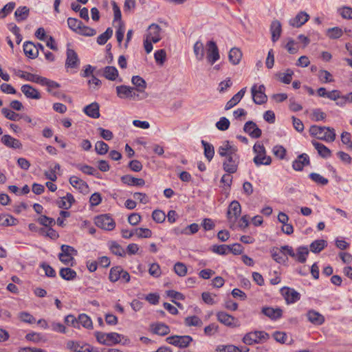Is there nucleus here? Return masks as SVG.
<instances>
[{"label": "nucleus", "mask_w": 352, "mask_h": 352, "mask_svg": "<svg viewBox=\"0 0 352 352\" xmlns=\"http://www.w3.org/2000/svg\"><path fill=\"white\" fill-rule=\"evenodd\" d=\"M184 324L187 327H201L203 322L199 317L192 316L186 317L184 320Z\"/></svg>", "instance_id": "obj_45"}, {"label": "nucleus", "mask_w": 352, "mask_h": 352, "mask_svg": "<svg viewBox=\"0 0 352 352\" xmlns=\"http://www.w3.org/2000/svg\"><path fill=\"white\" fill-rule=\"evenodd\" d=\"M217 351L219 352H242L241 349L232 344L219 345Z\"/></svg>", "instance_id": "obj_54"}, {"label": "nucleus", "mask_w": 352, "mask_h": 352, "mask_svg": "<svg viewBox=\"0 0 352 352\" xmlns=\"http://www.w3.org/2000/svg\"><path fill=\"white\" fill-rule=\"evenodd\" d=\"M19 319L29 324H33L35 322L36 320L32 315L26 311H22L19 314Z\"/></svg>", "instance_id": "obj_59"}, {"label": "nucleus", "mask_w": 352, "mask_h": 352, "mask_svg": "<svg viewBox=\"0 0 352 352\" xmlns=\"http://www.w3.org/2000/svg\"><path fill=\"white\" fill-rule=\"evenodd\" d=\"M60 276L66 280H74L76 277V272L69 267L61 268L60 270Z\"/></svg>", "instance_id": "obj_40"}, {"label": "nucleus", "mask_w": 352, "mask_h": 352, "mask_svg": "<svg viewBox=\"0 0 352 352\" xmlns=\"http://www.w3.org/2000/svg\"><path fill=\"white\" fill-rule=\"evenodd\" d=\"M313 146L315 147V148L317 150L318 154L323 158H327L329 157L331 155V151L329 148H328L326 146H324L323 144L320 143L317 141H312L311 142Z\"/></svg>", "instance_id": "obj_34"}, {"label": "nucleus", "mask_w": 352, "mask_h": 352, "mask_svg": "<svg viewBox=\"0 0 352 352\" xmlns=\"http://www.w3.org/2000/svg\"><path fill=\"white\" fill-rule=\"evenodd\" d=\"M16 74L21 78L38 84H39L40 79L41 78V76L38 75L23 72L21 70H19Z\"/></svg>", "instance_id": "obj_37"}, {"label": "nucleus", "mask_w": 352, "mask_h": 352, "mask_svg": "<svg viewBox=\"0 0 352 352\" xmlns=\"http://www.w3.org/2000/svg\"><path fill=\"white\" fill-rule=\"evenodd\" d=\"M161 28L155 23H153L148 27V33L146 35V38H148L153 43H156L161 40L160 33Z\"/></svg>", "instance_id": "obj_17"}, {"label": "nucleus", "mask_w": 352, "mask_h": 352, "mask_svg": "<svg viewBox=\"0 0 352 352\" xmlns=\"http://www.w3.org/2000/svg\"><path fill=\"white\" fill-rule=\"evenodd\" d=\"M79 65V59L77 54L72 49L67 50V59L65 66L67 68H77Z\"/></svg>", "instance_id": "obj_19"}, {"label": "nucleus", "mask_w": 352, "mask_h": 352, "mask_svg": "<svg viewBox=\"0 0 352 352\" xmlns=\"http://www.w3.org/2000/svg\"><path fill=\"white\" fill-rule=\"evenodd\" d=\"M78 324H82V327L87 329H91L93 327L91 318L86 314H80L78 318Z\"/></svg>", "instance_id": "obj_49"}, {"label": "nucleus", "mask_w": 352, "mask_h": 352, "mask_svg": "<svg viewBox=\"0 0 352 352\" xmlns=\"http://www.w3.org/2000/svg\"><path fill=\"white\" fill-rule=\"evenodd\" d=\"M2 143L9 148H21L22 147V144L21 142L12 138L9 135H4L1 138Z\"/></svg>", "instance_id": "obj_27"}, {"label": "nucleus", "mask_w": 352, "mask_h": 352, "mask_svg": "<svg viewBox=\"0 0 352 352\" xmlns=\"http://www.w3.org/2000/svg\"><path fill=\"white\" fill-rule=\"evenodd\" d=\"M113 34V30L111 28H108L106 31L100 34L97 38V43L99 45H104L105 44L107 41L111 37Z\"/></svg>", "instance_id": "obj_50"}, {"label": "nucleus", "mask_w": 352, "mask_h": 352, "mask_svg": "<svg viewBox=\"0 0 352 352\" xmlns=\"http://www.w3.org/2000/svg\"><path fill=\"white\" fill-rule=\"evenodd\" d=\"M241 212L240 204L237 201H233L228 206L227 217L230 223H235Z\"/></svg>", "instance_id": "obj_11"}, {"label": "nucleus", "mask_w": 352, "mask_h": 352, "mask_svg": "<svg viewBox=\"0 0 352 352\" xmlns=\"http://www.w3.org/2000/svg\"><path fill=\"white\" fill-rule=\"evenodd\" d=\"M23 52L25 54L30 58H36L38 56L37 47L30 41H26L23 44Z\"/></svg>", "instance_id": "obj_25"}, {"label": "nucleus", "mask_w": 352, "mask_h": 352, "mask_svg": "<svg viewBox=\"0 0 352 352\" xmlns=\"http://www.w3.org/2000/svg\"><path fill=\"white\" fill-rule=\"evenodd\" d=\"M201 144L204 146L205 157L209 162L211 161L214 154L213 146L204 140L201 141Z\"/></svg>", "instance_id": "obj_43"}, {"label": "nucleus", "mask_w": 352, "mask_h": 352, "mask_svg": "<svg viewBox=\"0 0 352 352\" xmlns=\"http://www.w3.org/2000/svg\"><path fill=\"white\" fill-rule=\"evenodd\" d=\"M135 88L126 85H120L116 87V93L120 98H132L135 100Z\"/></svg>", "instance_id": "obj_12"}, {"label": "nucleus", "mask_w": 352, "mask_h": 352, "mask_svg": "<svg viewBox=\"0 0 352 352\" xmlns=\"http://www.w3.org/2000/svg\"><path fill=\"white\" fill-rule=\"evenodd\" d=\"M218 153L220 156L224 157L223 162V170L229 174L236 173L240 162L238 148L229 141H224L219 147Z\"/></svg>", "instance_id": "obj_1"}, {"label": "nucleus", "mask_w": 352, "mask_h": 352, "mask_svg": "<svg viewBox=\"0 0 352 352\" xmlns=\"http://www.w3.org/2000/svg\"><path fill=\"white\" fill-rule=\"evenodd\" d=\"M309 177L316 183L321 185H326L328 183V179L322 177L318 173H311Z\"/></svg>", "instance_id": "obj_62"}, {"label": "nucleus", "mask_w": 352, "mask_h": 352, "mask_svg": "<svg viewBox=\"0 0 352 352\" xmlns=\"http://www.w3.org/2000/svg\"><path fill=\"white\" fill-rule=\"evenodd\" d=\"M294 74V72L292 70L288 69L286 72V73H278L276 74V76L278 77V80L285 84H289L292 80V76Z\"/></svg>", "instance_id": "obj_46"}, {"label": "nucleus", "mask_w": 352, "mask_h": 352, "mask_svg": "<svg viewBox=\"0 0 352 352\" xmlns=\"http://www.w3.org/2000/svg\"><path fill=\"white\" fill-rule=\"evenodd\" d=\"M132 83L136 87L135 90L143 89L144 90L146 87V81L139 76H134L131 79Z\"/></svg>", "instance_id": "obj_51"}, {"label": "nucleus", "mask_w": 352, "mask_h": 352, "mask_svg": "<svg viewBox=\"0 0 352 352\" xmlns=\"http://www.w3.org/2000/svg\"><path fill=\"white\" fill-rule=\"evenodd\" d=\"M122 272V268L120 266L112 267L109 273V280L113 283L116 282L119 278H120Z\"/></svg>", "instance_id": "obj_48"}, {"label": "nucleus", "mask_w": 352, "mask_h": 352, "mask_svg": "<svg viewBox=\"0 0 352 352\" xmlns=\"http://www.w3.org/2000/svg\"><path fill=\"white\" fill-rule=\"evenodd\" d=\"M152 218L156 223H162L165 221L166 214L161 210H155L152 213Z\"/></svg>", "instance_id": "obj_60"}, {"label": "nucleus", "mask_w": 352, "mask_h": 352, "mask_svg": "<svg viewBox=\"0 0 352 352\" xmlns=\"http://www.w3.org/2000/svg\"><path fill=\"white\" fill-rule=\"evenodd\" d=\"M327 245L324 240H316L310 245V250L314 253H318L322 251Z\"/></svg>", "instance_id": "obj_47"}, {"label": "nucleus", "mask_w": 352, "mask_h": 352, "mask_svg": "<svg viewBox=\"0 0 352 352\" xmlns=\"http://www.w3.org/2000/svg\"><path fill=\"white\" fill-rule=\"evenodd\" d=\"M217 320L222 324L228 327H237L238 320L232 316L223 312L219 311L217 314Z\"/></svg>", "instance_id": "obj_14"}, {"label": "nucleus", "mask_w": 352, "mask_h": 352, "mask_svg": "<svg viewBox=\"0 0 352 352\" xmlns=\"http://www.w3.org/2000/svg\"><path fill=\"white\" fill-rule=\"evenodd\" d=\"M243 130L253 138H260L262 133L261 130L252 121L247 122L244 125Z\"/></svg>", "instance_id": "obj_21"}, {"label": "nucleus", "mask_w": 352, "mask_h": 352, "mask_svg": "<svg viewBox=\"0 0 352 352\" xmlns=\"http://www.w3.org/2000/svg\"><path fill=\"white\" fill-rule=\"evenodd\" d=\"M307 317L308 320L315 325H320L324 322V317L315 310H309Z\"/></svg>", "instance_id": "obj_26"}, {"label": "nucleus", "mask_w": 352, "mask_h": 352, "mask_svg": "<svg viewBox=\"0 0 352 352\" xmlns=\"http://www.w3.org/2000/svg\"><path fill=\"white\" fill-rule=\"evenodd\" d=\"M67 24L72 30L78 34L85 36H92L96 34V31L94 29L85 25L81 21L75 18H68Z\"/></svg>", "instance_id": "obj_3"}, {"label": "nucleus", "mask_w": 352, "mask_h": 352, "mask_svg": "<svg viewBox=\"0 0 352 352\" xmlns=\"http://www.w3.org/2000/svg\"><path fill=\"white\" fill-rule=\"evenodd\" d=\"M1 113L4 115V116L6 118L12 121H17L21 118V116L8 108H3L1 109Z\"/></svg>", "instance_id": "obj_52"}, {"label": "nucleus", "mask_w": 352, "mask_h": 352, "mask_svg": "<svg viewBox=\"0 0 352 352\" xmlns=\"http://www.w3.org/2000/svg\"><path fill=\"white\" fill-rule=\"evenodd\" d=\"M103 76L109 80H115L118 76V69L113 66H107L104 68Z\"/></svg>", "instance_id": "obj_38"}, {"label": "nucleus", "mask_w": 352, "mask_h": 352, "mask_svg": "<svg viewBox=\"0 0 352 352\" xmlns=\"http://www.w3.org/2000/svg\"><path fill=\"white\" fill-rule=\"evenodd\" d=\"M30 10L26 6L18 8L15 12L14 16L17 21H25L29 16Z\"/></svg>", "instance_id": "obj_39"}, {"label": "nucleus", "mask_w": 352, "mask_h": 352, "mask_svg": "<svg viewBox=\"0 0 352 352\" xmlns=\"http://www.w3.org/2000/svg\"><path fill=\"white\" fill-rule=\"evenodd\" d=\"M37 221L45 227H52L55 225L56 221L53 218L48 217L45 215H41L38 218Z\"/></svg>", "instance_id": "obj_55"}, {"label": "nucleus", "mask_w": 352, "mask_h": 352, "mask_svg": "<svg viewBox=\"0 0 352 352\" xmlns=\"http://www.w3.org/2000/svg\"><path fill=\"white\" fill-rule=\"evenodd\" d=\"M326 35L331 39H337L343 35V31L339 27H334L329 28L327 30Z\"/></svg>", "instance_id": "obj_44"}, {"label": "nucleus", "mask_w": 352, "mask_h": 352, "mask_svg": "<svg viewBox=\"0 0 352 352\" xmlns=\"http://www.w3.org/2000/svg\"><path fill=\"white\" fill-rule=\"evenodd\" d=\"M95 150L99 155H104L108 152L109 146L102 141H98L95 145Z\"/></svg>", "instance_id": "obj_56"}, {"label": "nucleus", "mask_w": 352, "mask_h": 352, "mask_svg": "<svg viewBox=\"0 0 352 352\" xmlns=\"http://www.w3.org/2000/svg\"><path fill=\"white\" fill-rule=\"evenodd\" d=\"M83 111L86 115L91 118H98L100 117L99 104L97 102H92L87 105Z\"/></svg>", "instance_id": "obj_29"}, {"label": "nucleus", "mask_w": 352, "mask_h": 352, "mask_svg": "<svg viewBox=\"0 0 352 352\" xmlns=\"http://www.w3.org/2000/svg\"><path fill=\"white\" fill-rule=\"evenodd\" d=\"M96 225L106 230H112L115 228L116 223L109 214H101L95 219Z\"/></svg>", "instance_id": "obj_9"}, {"label": "nucleus", "mask_w": 352, "mask_h": 352, "mask_svg": "<svg viewBox=\"0 0 352 352\" xmlns=\"http://www.w3.org/2000/svg\"><path fill=\"white\" fill-rule=\"evenodd\" d=\"M242 52L238 47H232L229 52L228 58L230 62L234 65H238L242 58Z\"/></svg>", "instance_id": "obj_33"}, {"label": "nucleus", "mask_w": 352, "mask_h": 352, "mask_svg": "<svg viewBox=\"0 0 352 352\" xmlns=\"http://www.w3.org/2000/svg\"><path fill=\"white\" fill-rule=\"evenodd\" d=\"M21 91L28 98L40 99L41 96L38 91L30 85H24L21 88Z\"/></svg>", "instance_id": "obj_24"}, {"label": "nucleus", "mask_w": 352, "mask_h": 352, "mask_svg": "<svg viewBox=\"0 0 352 352\" xmlns=\"http://www.w3.org/2000/svg\"><path fill=\"white\" fill-rule=\"evenodd\" d=\"M67 346L74 352H97L93 348L87 344H81L80 342L69 341L67 344Z\"/></svg>", "instance_id": "obj_20"}, {"label": "nucleus", "mask_w": 352, "mask_h": 352, "mask_svg": "<svg viewBox=\"0 0 352 352\" xmlns=\"http://www.w3.org/2000/svg\"><path fill=\"white\" fill-rule=\"evenodd\" d=\"M269 338L270 336L266 332L263 331H255L246 333L243 338V342L248 345H252L266 341Z\"/></svg>", "instance_id": "obj_4"}, {"label": "nucleus", "mask_w": 352, "mask_h": 352, "mask_svg": "<svg viewBox=\"0 0 352 352\" xmlns=\"http://www.w3.org/2000/svg\"><path fill=\"white\" fill-rule=\"evenodd\" d=\"M14 7L15 3L13 2H10L5 5L0 11V18H5L7 16V14L10 13L14 10Z\"/></svg>", "instance_id": "obj_61"}, {"label": "nucleus", "mask_w": 352, "mask_h": 352, "mask_svg": "<svg viewBox=\"0 0 352 352\" xmlns=\"http://www.w3.org/2000/svg\"><path fill=\"white\" fill-rule=\"evenodd\" d=\"M253 149L256 154L253 160L256 166L270 165L271 164V157L266 155L265 148L263 144H255Z\"/></svg>", "instance_id": "obj_6"}, {"label": "nucleus", "mask_w": 352, "mask_h": 352, "mask_svg": "<svg viewBox=\"0 0 352 352\" xmlns=\"http://www.w3.org/2000/svg\"><path fill=\"white\" fill-rule=\"evenodd\" d=\"M265 87L263 85L257 86L254 85L251 89L253 101L257 104H265L267 100V97L265 94Z\"/></svg>", "instance_id": "obj_7"}, {"label": "nucleus", "mask_w": 352, "mask_h": 352, "mask_svg": "<svg viewBox=\"0 0 352 352\" xmlns=\"http://www.w3.org/2000/svg\"><path fill=\"white\" fill-rule=\"evenodd\" d=\"M261 312L272 320H276L283 316V310L279 307H263L261 309Z\"/></svg>", "instance_id": "obj_15"}, {"label": "nucleus", "mask_w": 352, "mask_h": 352, "mask_svg": "<svg viewBox=\"0 0 352 352\" xmlns=\"http://www.w3.org/2000/svg\"><path fill=\"white\" fill-rule=\"evenodd\" d=\"M76 168L81 170L82 173H85V174H87V175H96V174L98 175V173H97L96 170L91 166H89V165H82V164H78L76 165Z\"/></svg>", "instance_id": "obj_53"}, {"label": "nucleus", "mask_w": 352, "mask_h": 352, "mask_svg": "<svg viewBox=\"0 0 352 352\" xmlns=\"http://www.w3.org/2000/svg\"><path fill=\"white\" fill-rule=\"evenodd\" d=\"M121 181L127 185L142 186L144 185L145 182L142 178H136L129 175H124L121 177Z\"/></svg>", "instance_id": "obj_30"}, {"label": "nucleus", "mask_w": 352, "mask_h": 352, "mask_svg": "<svg viewBox=\"0 0 352 352\" xmlns=\"http://www.w3.org/2000/svg\"><path fill=\"white\" fill-rule=\"evenodd\" d=\"M69 181V184L75 188H77L80 192L83 194H87L89 192V186L82 179L76 176H72Z\"/></svg>", "instance_id": "obj_16"}, {"label": "nucleus", "mask_w": 352, "mask_h": 352, "mask_svg": "<svg viewBox=\"0 0 352 352\" xmlns=\"http://www.w3.org/2000/svg\"><path fill=\"white\" fill-rule=\"evenodd\" d=\"M96 338L100 343L105 345H111L120 343L121 342L122 335L111 332V333H102V332H96L95 333Z\"/></svg>", "instance_id": "obj_5"}, {"label": "nucleus", "mask_w": 352, "mask_h": 352, "mask_svg": "<svg viewBox=\"0 0 352 352\" xmlns=\"http://www.w3.org/2000/svg\"><path fill=\"white\" fill-rule=\"evenodd\" d=\"M135 234L139 238H150L152 236V232L148 228H136Z\"/></svg>", "instance_id": "obj_58"}, {"label": "nucleus", "mask_w": 352, "mask_h": 352, "mask_svg": "<svg viewBox=\"0 0 352 352\" xmlns=\"http://www.w3.org/2000/svg\"><path fill=\"white\" fill-rule=\"evenodd\" d=\"M310 134L316 137L318 140L327 142H332L336 139L335 130L327 126H311L309 129Z\"/></svg>", "instance_id": "obj_2"}, {"label": "nucleus", "mask_w": 352, "mask_h": 352, "mask_svg": "<svg viewBox=\"0 0 352 352\" xmlns=\"http://www.w3.org/2000/svg\"><path fill=\"white\" fill-rule=\"evenodd\" d=\"M280 292L287 304L294 303L300 298L298 292L289 287H283Z\"/></svg>", "instance_id": "obj_13"}, {"label": "nucleus", "mask_w": 352, "mask_h": 352, "mask_svg": "<svg viewBox=\"0 0 352 352\" xmlns=\"http://www.w3.org/2000/svg\"><path fill=\"white\" fill-rule=\"evenodd\" d=\"M174 271L178 276H184L187 274V267L184 263L177 262L175 264Z\"/></svg>", "instance_id": "obj_57"}, {"label": "nucleus", "mask_w": 352, "mask_h": 352, "mask_svg": "<svg viewBox=\"0 0 352 352\" xmlns=\"http://www.w3.org/2000/svg\"><path fill=\"white\" fill-rule=\"evenodd\" d=\"M199 228V225L197 223H194L190 224V226L185 227L184 229L182 230L177 228L175 230V231L177 234L190 235L197 232Z\"/></svg>", "instance_id": "obj_36"}, {"label": "nucleus", "mask_w": 352, "mask_h": 352, "mask_svg": "<svg viewBox=\"0 0 352 352\" xmlns=\"http://www.w3.org/2000/svg\"><path fill=\"white\" fill-rule=\"evenodd\" d=\"M151 327L153 332L159 336H166L170 332L169 327L162 322L152 324Z\"/></svg>", "instance_id": "obj_31"}, {"label": "nucleus", "mask_w": 352, "mask_h": 352, "mask_svg": "<svg viewBox=\"0 0 352 352\" xmlns=\"http://www.w3.org/2000/svg\"><path fill=\"white\" fill-rule=\"evenodd\" d=\"M309 19V14L305 12H300L294 18L289 20V25L300 28L304 25Z\"/></svg>", "instance_id": "obj_22"}, {"label": "nucleus", "mask_w": 352, "mask_h": 352, "mask_svg": "<svg viewBox=\"0 0 352 352\" xmlns=\"http://www.w3.org/2000/svg\"><path fill=\"white\" fill-rule=\"evenodd\" d=\"M193 339L190 336H172L166 338L168 344L179 348L187 347Z\"/></svg>", "instance_id": "obj_8"}, {"label": "nucleus", "mask_w": 352, "mask_h": 352, "mask_svg": "<svg viewBox=\"0 0 352 352\" xmlns=\"http://www.w3.org/2000/svg\"><path fill=\"white\" fill-rule=\"evenodd\" d=\"M230 122L228 119L225 117H222L216 123L217 128L220 131H226L230 126Z\"/></svg>", "instance_id": "obj_63"}, {"label": "nucleus", "mask_w": 352, "mask_h": 352, "mask_svg": "<svg viewBox=\"0 0 352 352\" xmlns=\"http://www.w3.org/2000/svg\"><path fill=\"white\" fill-rule=\"evenodd\" d=\"M338 11L342 18L345 19H352V8L344 6L340 8Z\"/></svg>", "instance_id": "obj_64"}, {"label": "nucleus", "mask_w": 352, "mask_h": 352, "mask_svg": "<svg viewBox=\"0 0 352 352\" xmlns=\"http://www.w3.org/2000/svg\"><path fill=\"white\" fill-rule=\"evenodd\" d=\"M194 54L198 60H203L204 57V47L201 41H197L193 47Z\"/></svg>", "instance_id": "obj_42"}, {"label": "nucleus", "mask_w": 352, "mask_h": 352, "mask_svg": "<svg viewBox=\"0 0 352 352\" xmlns=\"http://www.w3.org/2000/svg\"><path fill=\"white\" fill-rule=\"evenodd\" d=\"M220 58L219 49L215 42L210 41L206 45V58L209 64L213 65Z\"/></svg>", "instance_id": "obj_10"}, {"label": "nucleus", "mask_w": 352, "mask_h": 352, "mask_svg": "<svg viewBox=\"0 0 352 352\" xmlns=\"http://www.w3.org/2000/svg\"><path fill=\"white\" fill-rule=\"evenodd\" d=\"M309 156L306 153H302L294 161L292 166L295 170L300 171L305 166L309 164Z\"/></svg>", "instance_id": "obj_23"}, {"label": "nucleus", "mask_w": 352, "mask_h": 352, "mask_svg": "<svg viewBox=\"0 0 352 352\" xmlns=\"http://www.w3.org/2000/svg\"><path fill=\"white\" fill-rule=\"evenodd\" d=\"M309 254V250L307 247L300 246L297 248L295 253L294 259L300 263H304L307 260V256Z\"/></svg>", "instance_id": "obj_35"}, {"label": "nucleus", "mask_w": 352, "mask_h": 352, "mask_svg": "<svg viewBox=\"0 0 352 352\" xmlns=\"http://www.w3.org/2000/svg\"><path fill=\"white\" fill-rule=\"evenodd\" d=\"M281 24L279 21L274 20L270 25V32L272 34V41L274 43L278 41L281 34Z\"/></svg>", "instance_id": "obj_28"}, {"label": "nucleus", "mask_w": 352, "mask_h": 352, "mask_svg": "<svg viewBox=\"0 0 352 352\" xmlns=\"http://www.w3.org/2000/svg\"><path fill=\"white\" fill-rule=\"evenodd\" d=\"M39 84L43 86H47V91L49 92H52L54 89L60 87V85L58 82L42 76L40 79Z\"/></svg>", "instance_id": "obj_41"}, {"label": "nucleus", "mask_w": 352, "mask_h": 352, "mask_svg": "<svg viewBox=\"0 0 352 352\" xmlns=\"http://www.w3.org/2000/svg\"><path fill=\"white\" fill-rule=\"evenodd\" d=\"M272 258L278 263H285L287 258L285 256V254L283 251H281V248H272L270 250Z\"/></svg>", "instance_id": "obj_32"}, {"label": "nucleus", "mask_w": 352, "mask_h": 352, "mask_svg": "<svg viewBox=\"0 0 352 352\" xmlns=\"http://www.w3.org/2000/svg\"><path fill=\"white\" fill-rule=\"evenodd\" d=\"M61 252L59 254L58 257L61 262L67 261V260L65 259V257L69 256L70 260H74V256L77 255V250H76L73 247L67 245H61Z\"/></svg>", "instance_id": "obj_18"}]
</instances>
